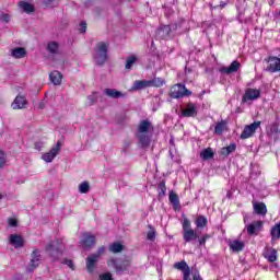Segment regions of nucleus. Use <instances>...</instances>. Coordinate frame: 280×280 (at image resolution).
Returning <instances> with one entry per match:
<instances>
[{
    "instance_id": "f257e3e1",
    "label": "nucleus",
    "mask_w": 280,
    "mask_h": 280,
    "mask_svg": "<svg viewBox=\"0 0 280 280\" xmlns=\"http://www.w3.org/2000/svg\"><path fill=\"white\" fill-rule=\"evenodd\" d=\"M154 136V125L152 121L145 119L141 121V145L148 148Z\"/></svg>"
},
{
    "instance_id": "f03ea898",
    "label": "nucleus",
    "mask_w": 280,
    "mask_h": 280,
    "mask_svg": "<svg viewBox=\"0 0 280 280\" xmlns=\"http://www.w3.org/2000/svg\"><path fill=\"white\" fill-rule=\"evenodd\" d=\"M94 60L96 65H104L108 60V43L100 42L94 49Z\"/></svg>"
},
{
    "instance_id": "7ed1b4c3",
    "label": "nucleus",
    "mask_w": 280,
    "mask_h": 280,
    "mask_svg": "<svg viewBox=\"0 0 280 280\" xmlns=\"http://www.w3.org/2000/svg\"><path fill=\"white\" fill-rule=\"evenodd\" d=\"M182 229L184 242L189 243L194 242V240H198L199 235L194 229H191V221H189L187 217L182 221Z\"/></svg>"
},
{
    "instance_id": "20e7f679",
    "label": "nucleus",
    "mask_w": 280,
    "mask_h": 280,
    "mask_svg": "<svg viewBox=\"0 0 280 280\" xmlns=\"http://www.w3.org/2000/svg\"><path fill=\"white\" fill-rule=\"evenodd\" d=\"M105 253H106V247L105 246H101L97 249L96 253L88 256V258H86V269H88V272H90V273L94 272L96 264L100 261V258Z\"/></svg>"
},
{
    "instance_id": "39448f33",
    "label": "nucleus",
    "mask_w": 280,
    "mask_h": 280,
    "mask_svg": "<svg viewBox=\"0 0 280 280\" xmlns=\"http://www.w3.org/2000/svg\"><path fill=\"white\" fill-rule=\"evenodd\" d=\"M191 95V91L187 90L185 85L177 83L173 85L170 90V97L173 100H180V97H189Z\"/></svg>"
},
{
    "instance_id": "423d86ee",
    "label": "nucleus",
    "mask_w": 280,
    "mask_h": 280,
    "mask_svg": "<svg viewBox=\"0 0 280 280\" xmlns=\"http://www.w3.org/2000/svg\"><path fill=\"white\" fill-rule=\"evenodd\" d=\"M265 62L267 63L266 71H268V73L280 72V57L268 56L267 58H265Z\"/></svg>"
},
{
    "instance_id": "0eeeda50",
    "label": "nucleus",
    "mask_w": 280,
    "mask_h": 280,
    "mask_svg": "<svg viewBox=\"0 0 280 280\" xmlns=\"http://www.w3.org/2000/svg\"><path fill=\"white\" fill-rule=\"evenodd\" d=\"M40 252L38 249H35L31 254V260L28 262L27 271L34 272L38 266H40Z\"/></svg>"
},
{
    "instance_id": "6e6552de",
    "label": "nucleus",
    "mask_w": 280,
    "mask_h": 280,
    "mask_svg": "<svg viewBox=\"0 0 280 280\" xmlns=\"http://www.w3.org/2000/svg\"><path fill=\"white\" fill-rule=\"evenodd\" d=\"M107 266L109 268H115L116 272H124V270H127L128 266H130V261L129 260L119 261L115 258H110L107 261Z\"/></svg>"
},
{
    "instance_id": "1a4fd4ad",
    "label": "nucleus",
    "mask_w": 280,
    "mask_h": 280,
    "mask_svg": "<svg viewBox=\"0 0 280 280\" xmlns=\"http://www.w3.org/2000/svg\"><path fill=\"white\" fill-rule=\"evenodd\" d=\"M260 97H261V90L248 88L247 90H245V93L242 97V102L243 103L255 102V100H259Z\"/></svg>"
},
{
    "instance_id": "9d476101",
    "label": "nucleus",
    "mask_w": 280,
    "mask_h": 280,
    "mask_svg": "<svg viewBox=\"0 0 280 280\" xmlns=\"http://www.w3.org/2000/svg\"><path fill=\"white\" fill-rule=\"evenodd\" d=\"M261 126V121H254L250 125L245 126L243 132L241 133V139H250L257 129Z\"/></svg>"
},
{
    "instance_id": "9b49d317",
    "label": "nucleus",
    "mask_w": 280,
    "mask_h": 280,
    "mask_svg": "<svg viewBox=\"0 0 280 280\" xmlns=\"http://www.w3.org/2000/svg\"><path fill=\"white\" fill-rule=\"evenodd\" d=\"M60 148H62V143L58 141L57 144L52 147L49 152H46L42 155L43 161H45V163H51L55 156H58V154L60 153Z\"/></svg>"
},
{
    "instance_id": "f8f14e48",
    "label": "nucleus",
    "mask_w": 280,
    "mask_h": 280,
    "mask_svg": "<svg viewBox=\"0 0 280 280\" xmlns=\"http://www.w3.org/2000/svg\"><path fill=\"white\" fill-rule=\"evenodd\" d=\"M173 268H175V270H180V272H183V280H191V268H189V265H187L185 260L175 262L173 265Z\"/></svg>"
},
{
    "instance_id": "ddd939ff",
    "label": "nucleus",
    "mask_w": 280,
    "mask_h": 280,
    "mask_svg": "<svg viewBox=\"0 0 280 280\" xmlns=\"http://www.w3.org/2000/svg\"><path fill=\"white\" fill-rule=\"evenodd\" d=\"M27 104L28 102L25 96L18 95L11 104V108H13V110H23V108H27Z\"/></svg>"
},
{
    "instance_id": "4468645a",
    "label": "nucleus",
    "mask_w": 280,
    "mask_h": 280,
    "mask_svg": "<svg viewBox=\"0 0 280 280\" xmlns=\"http://www.w3.org/2000/svg\"><path fill=\"white\" fill-rule=\"evenodd\" d=\"M241 67H242V63H240V61L237 60H234L229 67L220 68V73H225L226 75H231V73H237Z\"/></svg>"
},
{
    "instance_id": "2eb2a0df",
    "label": "nucleus",
    "mask_w": 280,
    "mask_h": 280,
    "mask_svg": "<svg viewBox=\"0 0 280 280\" xmlns=\"http://www.w3.org/2000/svg\"><path fill=\"white\" fill-rule=\"evenodd\" d=\"M264 229V221H254L247 225L248 235H259V232Z\"/></svg>"
},
{
    "instance_id": "dca6fc26",
    "label": "nucleus",
    "mask_w": 280,
    "mask_h": 280,
    "mask_svg": "<svg viewBox=\"0 0 280 280\" xmlns=\"http://www.w3.org/2000/svg\"><path fill=\"white\" fill-rule=\"evenodd\" d=\"M80 244L81 246H83V248H92V246H95V235H91L90 233H84L82 235Z\"/></svg>"
},
{
    "instance_id": "f3484780",
    "label": "nucleus",
    "mask_w": 280,
    "mask_h": 280,
    "mask_svg": "<svg viewBox=\"0 0 280 280\" xmlns=\"http://www.w3.org/2000/svg\"><path fill=\"white\" fill-rule=\"evenodd\" d=\"M9 242L14 248H23L25 246V240L19 234H11L9 236Z\"/></svg>"
},
{
    "instance_id": "a211bd4d",
    "label": "nucleus",
    "mask_w": 280,
    "mask_h": 280,
    "mask_svg": "<svg viewBox=\"0 0 280 280\" xmlns=\"http://www.w3.org/2000/svg\"><path fill=\"white\" fill-rule=\"evenodd\" d=\"M262 256L265 257V259H267V261H269V264H275V261H277L278 259L277 249L272 247H266Z\"/></svg>"
},
{
    "instance_id": "6ab92c4d",
    "label": "nucleus",
    "mask_w": 280,
    "mask_h": 280,
    "mask_svg": "<svg viewBox=\"0 0 280 280\" xmlns=\"http://www.w3.org/2000/svg\"><path fill=\"white\" fill-rule=\"evenodd\" d=\"M183 117H196L198 115V109L196 108V104L188 103L184 109H182Z\"/></svg>"
},
{
    "instance_id": "aec40b11",
    "label": "nucleus",
    "mask_w": 280,
    "mask_h": 280,
    "mask_svg": "<svg viewBox=\"0 0 280 280\" xmlns=\"http://www.w3.org/2000/svg\"><path fill=\"white\" fill-rule=\"evenodd\" d=\"M226 130H229V121L226 120L218 121L214 126V135H218L219 137H221V135H224Z\"/></svg>"
},
{
    "instance_id": "412c9836",
    "label": "nucleus",
    "mask_w": 280,
    "mask_h": 280,
    "mask_svg": "<svg viewBox=\"0 0 280 280\" xmlns=\"http://www.w3.org/2000/svg\"><path fill=\"white\" fill-rule=\"evenodd\" d=\"M230 249L233 250V253H242L244 250V241L240 240H233L229 242Z\"/></svg>"
},
{
    "instance_id": "4be33fe9",
    "label": "nucleus",
    "mask_w": 280,
    "mask_h": 280,
    "mask_svg": "<svg viewBox=\"0 0 280 280\" xmlns=\"http://www.w3.org/2000/svg\"><path fill=\"white\" fill-rule=\"evenodd\" d=\"M253 207H254V211H255V213H257V215H266V213H268V208L266 207V203H264V202L253 201Z\"/></svg>"
},
{
    "instance_id": "5701e85b",
    "label": "nucleus",
    "mask_w": 280,
    "mask_h": 280,
    "mask_svg": "<svg viewBox=\"0 0 280 280\" xmlns=\"http://www.w3.org/2000/svg\"><path fill=\"white\" fill-rule=\"evenodd\" d=\"M49 79H50V82L55 84V86H60V84H62V73H60L59 71L55 70L50 72Z\"/></svg>"
},
{
    "instance_id": "b1692460",
    "label": "nucleus",
    "mask_w": 280,
    "mask_h": 280,
    "mask_svg": "<svg viewBox=\"0 0 280 280\" xmlns=\"http://www.w3.org/2000/svg\"><path fill=\"white\" fill-rule=\"evenodd\" d=\"M168 200L171 205H173L174 211H178V209H180V199L176 192H170Z\"/></svg>"
},
{
    "instance_id": "393cba45",
    "label": "nucleus",
    "mask_w": 280,
    "mask_h": 280,
    "mask_svg": "<svg viewBox=\"0 0 280 280\" xmlns=\"http://www.w3.org/2000/svg\"><path fill=\"white\" fill-rule=\"evenodd\" d=\"M104 93H105V95H107V97H112L113 100H118V97H126V94H124L115 89H105Z\"/></svg>"
},
{
    "instance_id": "a878e982",
    "label": "nucleus",
    "mask_w": 280,
    "mask_h": 280,
    "mask_svg": "<svg viewBox=\"0 0 280 280\" xmlns=\"http://www.w3.org/2000/svg\"><path fill=\"white\" fill-rule=\"evenodd\" d=\"M11 56L16 59L25 58V56H27V50L23 47H16L11 50Z\"/></svg>"
},
{
    "instance_id": "bb28decb",
    "label": "nucleus",
    "mask_w": 280,
    "mask_h": 280,
    "mask_svg": "<svg viewBox=\"0 0 280 280\" xmlns=\"http://www.w3.org/2000/svg\"><path fill=\"white\" fill-rule=\"evenodd\" d=\"M19 8L21 10H23V12H25L26 14H32V12H34V4L27 2V1H20L18 3Z\"/></svg>"
},
{
    "instance_id": "cd10ccee",
    "label": "nucleus",
    "mask_w": 280,
    "mask_h": 280,
    "mask_svg": "<svg viewBox=\"0 0 280 280\" xmlns=\"http://www.w3.org/2000/svg\"><path fill=\"white\" fill-rule=\"evenodd\" d=\"M195 224L197 229H205L207 228V224H209V220H207V217L199 214L195 219Z\"/></svg>"
},
{
    "instance_id": "c85d7f7f",
    "label": "nucleus",
    "mask_w": 280,
    "mask_h": 280,
    "mask_svg": "<svg viewBox=\"0 0 280 280\" xmlns=\"http://www.w3.org/2000/svg\"><path fill=\"white\" fill-rule=\"evenodd\" d=\"M235 150H237V145L235 143H231L230 145L221 149V155L229 156V154H233Z\"/></svg>"
},
{
    "instance_id": "c756f323",
    "label": "nucleus",
    "mask_w": 280,
    "mask_h": 280,
    "mask_svg": "<svg viewBox=\"0 0 280 280\" xmlns=\"http://www.w3.org/2000/svg\"><path fill=\"white\" fill-rule=\"evenodd\" d=\"M215 156V153L213 152V149L207 148L200 153V158L203 161H209V159H213Z\"/></svg>"
},
{
    "instance_id": "7c9ffc66",
    "label": "nucleus",
    "mask_w": 280,
    "mask_h": 280,
    "mask_svg": "<svg viewBox=\"0 0 280 280\" xmlns=\"http://www.w3.org/2000/svg\"><path fill=\"white\" fill-rule=\"evenodd\" d=\"M148 229L147 241L153 243L156 241V230L152 225H148Z\"/></svg>"
},
{
    "instance_id": "2f4dec72",
    "label": "nucleus",
    "mask_w": 280,
    "mask_h": 280,
    "mask_svg": "<svg viewBox=\"0 0 280 280\" xmlns=\"http://www.w3.org/2000/svg\"><path fill=\"white\" fill-rule=\"evenodd\" d=\"M271 238L272 242H275V240H280V223H277L272 229H271Z\"/></svg>"
},
{
    "instance_id": "473e14b6",
    "label": "nucleus",
    "mask_w": 280,
    "mask_h": 280,
    "mask_svg": "<svg viewBox=\"0 0 280 280\" xmlns=\"http://www.w3.org/2000/svg\"><path fill=\"white\" fill-rule=\"evenodd\" d=\"M267 133L271 137V135H279V122H272L269 125Z\"/></svg>"
},
{
    "instance_id": "72a5a7b5",
    "label": "nucleus",
    "mask_w": 280,
    "mask_h": 280,
    "mask_svg": "<svg viewBox=\"0 0 280 280\" xmlns=\"http://www.w3.org/2000/svg\"><path fill=\"white\" fill-rule=\"evenodd\" d=\"M110 253H121L124 250V245L120 243H114L109 245Z\"/></svg>"
},
{
    "instance_id": "f704fd0d",
    "label": "nucleus",
    "mask_w": 280,
    "mask_h": 280,
    "mask_svg": "<svg viewBox=\"0 0 280 280\" xmlns=\"http://www.w3.org/2000/svg\"><path fill=\"white\" fill-rule=\"evenodd\" d=\"M137 62V57L135 56H130L127 58L126 65H125V69H127L128 71H130V69H132V66Z\"/></svg>"
},
{
    "instance_id": "c9c22d12",
    "label": "nucleus",
    "mask_w": 280,
    "mask_h": 280,
    "mask_svg": "<svg viewBox=\"0 0 280 280\" xmlns=\"http://www.w3.org/2000/svg\"><path fill=\"white\" fill-rule=\"evenodd\" d=\"M47 49L50 54H58L59 45L56 42L48 43Z\"/></svg>"
},
{
    "instance_id": "e433bc0d",
    "label": "nucleus",
    "mask_w": 280,
    "mask_h": 280,
    "mask_svg": "<svg viewBox=\"0 0 280 280\" xmlns=\"http://www.w3.org/2000/svg\"><path fill=\"white\" fill-rule=\"evenodd\" d=\"M90 189L91 186L89 185V182H83L79 185L80 194H89Z\"/></svg>"
},
{
    "instance_id": "4c0bfd02",
    "label": "nucleus",
    "mask_w": 280,
    "mask_h": 280,
    "mask_svg": "<svg viewBox=\"0 0 280 280\" xmlns=\"http://www.w3.org/2000/svg\"><path fill=\"white\" fill-rule=\"evenodd\" d=\"M7 163H8V155L5 154V152L0 150V170L5 167Z\"/></svg>"
},
{
    "instance_id": "58836bf2",
    "label": "nucleus",
    "mask_w": 280,
    "mask_h": 280,
    "mask_svg": "<svg viewBox=\"0 0 280 280\" xmlns=\"http://www.w3.org/2000/svg\"><path fill=\"white\" fill-rule=\"evenodd\" d=\"M158 189L160 190L159 196H165V192L167 191V187L165 186V180H162L159 183Z\"/></svg>"
},
{
    "instance_id": "ea45409f",
    "label": "nucleus",
    "mask_w": 280,
    "mask_h": 280,
    "mask_svg": "<svg viewBox=\"0 0 280 280\" xmlns=\"http://www.w3.org/2000/svg\"><path fill=\"white\" fill-rule=\"evenodd\" d=\"M152 83H153V86L160 88V86H163V84H165V80L161 78H154L152 79Z\"/></svg>"
},
{
    "instance_id": "a19ab883",
    "label": "nucleus",
    "mask_w": 280,
    "mask_h": 280,
    "mask_svg": "<svg viewBox=\"0 0 280 280\" xmlns=\"http://www.w3.org/2000/svg\"><path fill=\"white\" fill-rule=\"evenodd\" d=\"M88 101L90 106H93L95 102H97V92L92 93L90 96H88Z\"/></svg>"
},
{
    "instance_id": "79ce46f5",
    "label": "nucleus",
    "mask_w": 280,
    "mask_h": 280,
    "mask_svg": "<svg viewBox=\"0 0 280 280\" xmlns=\"http://www.w3.org/2000/svg\"><path fill=\"white\" fill-rule=\"evenodd\" d=\"M152 86H153L152 79L141 81V89H148V88H152Z\"/></svg>"
},
{
    "instance_id": "37998d69",
    "label": "nucleus",
    "mask_w": 280,
    "mask_h": 280,
    "mask_svg": "<svg viewBox=\"0 0 280 280\" xmlns=\"http://www.w3.org/2000/svg\"><path fill=\"white\" fill-rule=\"evenodd\" d=\"M141 89V80L135 81L133 85L130 88L129 91L133 92V91H140Z\"/></svg>"
},
{
    "instance_id": "c03bdc74",
    "label": "nucleus",
    "mask_w": 280,
    "mask_h": 280,
    "mask_svg": "<svg viewBox=\"0 0 280 280\" xmlns=\"http://www.w3.org/2000/svg\"><path fill=\"white\" fill-rule=\"evenodd\" d=\"M100 280H113V275L110 272L100 275Z\"/></svg>"
},
{
    "instance_id": "a18cd8bd",
    "label": "nucleus",
    "mask_w": 280,
    "mask_h": 280,
    "mask_svg": "<svg viewBox=\"0 0 280 280\" xmlns=\"http://www.w3.org/2000/svg\"><path fill=\"white\" fill-rule=\"evenodd\" d=\"M0 21H2V23H10V14L2 13L0 16Z\"/></svg>"
},
{
    "instance_id": "49530a36",
    "label": "nucleus",
    "mask_w": 280,
    "mask_h": 280,
    "mask_svg": "<svg viewBox=\"0 0 280 280\" xmlns=\"http://www.w3.org/2000/svg\"><path fill=\"white\" fill-rule=\"evenodd\" d=\"M8 224L9 226H16L19 224V221H16V219L10 218L8 220Z\"/></svg>"
},
{
    "instance_id": "de8ad7c7",
    "label": "nucleus",
    "mask_w": 280,
    "mask_h": 280,
    "mask_svg": "<svg viewBox=\"0 0 280 280\" xmlns=\"http://www.w3.org/2000/svg\"><path fill=\"white\" fill-rule=\"evenodd\" d=\"M62 264H66V266H67L68 268H71V270L74 269V268H73V261H72V260L66 259V260L62 261Z\"/></svg>"
},
{
    "instance_id": "09e8293b",
    "label": "nucleus",
    "mask_w": 280,
    "mask_h": 280,
    "mask_svg": "<svg viewBox=\"0 0 280 280\" xmlns=\"http://www.w3.org/2000/svg\"><path fill=\"white\" fill-rule=\"evenodd\" d=\"M81 28H80V32L81 34H85L86 33V22H81Z\"/></svg>"
},
{
    "instance_id": "8fccbe9b",
    "label": "nucleus",
    "mask_w": 280,
    "mask_h": 280,
    "mask_svg": "<svg viewBox=\"0 0 280 280\" xmlns=\"http://www.w3.org/2000/svg\"><path fill=\"white\" fill-rule=\"evenodd\" d=\"M55 247L56 245L54 243H50L47 245L46 250H54Z\"/></svg>"
},
{
    "instance_id": "3c124183",
    "label": "nucleus",
    "mask_w": 280,
    "mask_h": 280,
    "mask_svg": "<svg viewBox=\"0 0 280 280\" xmlns=\"http://www.w3.org/2000/svg\"><path fill=\"white\" fill-rule=\"evenodd\" d=\"M207 244V241L203 238V236H201L200 238H199V245L200 246H205Z\"/></svg>"
},
{
    "instance_id": "603ef678",
    "label": "nucleus",
    "mask_w": 280,
    "mask_h": 280,
    "mask_svg": "<svg viewBox=\"0 0 280 280\" xmlns=\"http://www.w3.org/2000/svg\"><path fill=\"white\" fill-rule=\"evenodd\" d=\"M63 249L65 246L62 244L58 245V247L56 248L57 253H62Z\"/></svg>"
},
{
    "instance_id": "864d4df0",
    "label": "nucleus",
    "mask_w": 280,
    "mask_h": 280,
    "mask_svg": "<svg viewBox=\"0 0 280 280\" xmlns=\"http://www.w3.org/2000/svg\"><path fill=\"white\" fill-rule=\"evenodd\" d=\"M35 148H36V150H40V148H43V144L42 143H35Z\"/></svg>"
},
{
    "instance_id": "5fc2aeb1",
    "label": "nucleus",
    "mask_w": 280,
    "mask_h": 280,
    "mask_svg": "<svg viewBox=\"0 0 280 280\" xmlns=\"http://www.w3.org/2000/svg\"><path fill=\"white\" fill-rule=\"evenodd\" d=\"M192 280H202V278H200V275H195Z\"/></svg>"
},
{
    "instance_id": "6e6d98bb",
    "label": "nucleus",
    "mask_w": 280,
    "mask_h": 280,
    "mask_svg": "<svg viewBox=\"0 0 280 280\" xmlns=\"http://www.w3.org/2000/svg\"><path fill=\"white\" fill-rule=\"evenodd\" d=\"M219 7L221 8V10L226 8V2H221Z\"/></svg>"
},
{
    "instance_id": "4d7b16f0",
    "label": "nucleus",
    "mask_w": 280,
    "mask_h": 280,
    "mask_svg": "<svg viewBox=\"0 0 280 280\" xmlns=\"http://www.w3.org/2000/svg\"><path fill=\"white\" fill-rule=\"evenodd\" d=\"M201 237H203L205 241L207 242V240H209V237H211V235H209V234H203Z\"/></svg>"
},
{
    "instance_id": "13d9d810",
    "label": "nucleus",
    "mask_w": 280,
    "mask_h": 280,
    "mask_svg": "<svg viewBox=\"0 0 280 280\" xmlns=\"http://www.w3.org/2000/svg\"><path fill=\"white\" fill-rule=\"evenodd\" d=\"M43 108H45V103L40 102L39 103V109L43 110Z\"/></svg>"
},
{
    "instance_id": "bf43d9fd",
    "label": "nucleus",
    "mask_w": 280,
    "mask_h": 280,
    "mask_svg": "<svg viewBox=\"0 0 280 280\" xmlns=\"http://www.w3.org/2000/svg\"><path fill=\"white\" fill-rule=\"evenodd\" d=\"M54 0H44V3H51Z\"/></svg>"
},
{
    "instance_id": "052dcab7",
    "label": "nucleus",
    "mask_w": 280,
    "mask_h": 280,
    "mask_svg": "<svg viewBox=\"0 0 280 280\" xmlns=\"http://www.w3.org/2000/svg\"><path fill=\"white\" fill-rule=\"evenodd\" d=\"M141 132V125L138 126V135Z\"/></svg>"
},
{
    "instance_id": "680f3d73",
    "label": "nucleus",
    "mask_w": 280,
    "mask_h": 280,
    "mask_svg": "<svg viewBox=\"0 0 280 280\" xmlns=\"http://www.w3.org/2000/svg\"><path fill=\"white\" fill-rule=\"evenodd\" d=\"M1 198H3V195H2V194H0V200H1Z\"/></svg>"
}]
</instances>
